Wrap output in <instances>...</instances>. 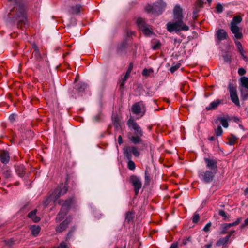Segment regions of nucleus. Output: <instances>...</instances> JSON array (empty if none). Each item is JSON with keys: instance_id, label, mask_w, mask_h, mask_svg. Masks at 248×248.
Instances as JSON below:
<instances>
[{"instance_id": "obj_1", "label": "nucleus", "mask_w": 248, "mask_h": 248, "mask_svg": "<svg viewBox=\"0 0 248 248\" xmlns=\"http://www.w3.org/2000/svg\"><path fill=\"white\" fill-rule=\"evenodd\" d=\"M127 124L130 129L134 131V136L129 138L130 141L134 144L141 142V137L143 136V131L140 125L131 117L127 122Z\"/></svg>"}, {"instance_id": "obj_2", "label": "nucleus", "mask_w": 248, "mask_h": 248, "mask_svg": "<svg viewBox=\"0 0 248 248\" xmlns=\"http://www.w3.org/2000/svg\"><path fill=\"white\" fill-rule=\"evenodd\" d=\"M12 11L16 12L15 18L18 21V27L22 28V24H25L26 16L25 7L20 0H16V5Z\"/></svg>"}, {"instance_id": "obj_3", "label": "nucleus", "mask_w": 248, "mask_h": 248, "mask_svg": "<svg viewBox=\"0 0 248 248\" xmlns=\"http://www.w3.org/2000/svg\"><path fill=\"white\" fill-rule=\"evenodd\" d=\"M174 22H169L167 24V29L170 32L180 31H186L189 27L186 25L182 20H174Z\"/></svg>"}, {"instance_id": "obj_4", "label": "nucleus", "mask_w": 248, "mask_h": 248, "mask_svg": "<svg viewBox=\"0 0 248 248\" xmlns=\"http://www.w3.org/2000/svg\"><path fill=\"white\" fill-rule=\"evenodd\" d=\"M74 197L70 198L65 201H60L59 203L62 205V209L57 216L56 219L57 221H61L65 216L66 212L69 208L70 205L74 202Z\"/></svg>"}, {"instance_id": "obj_5", "label": "nucleus", "mask_w": 248, "mask_h": 248, "mask_svg": "<svg viewBox=\"0 0 248 248\" xmlns=\"http://www.w3.org/2000/svg\"><path fill=\"white\" fill-rule=\"evenodd\" d=\"M166 4L162 0H158L153 5H148L146 6L145 9L148 12L157 14L159 15L161 14L162 10L166 7Z\"/></svg>"}, {"instance_id": "obj_6", "label": "nucleus", "mask_w": 248, "mask_h": 248, "mask_svg": "<svg viewBox=\"0 0 248 248\" xmlns=\"http://www.w3.org/2000/svg\"><path fill=\"white\" fill-rule=\"evenodd\" d=\"M137 23L140 30L145 35L151 36L153 34V31L152 27L146 23L144 19L142 18H138Z\"/></svg>"}, {"instance_id": "obj_7", "label": "nucleus", "mask_w": 248, "mask_h": 248, "mask_svg": "<svg viewBox=\"0 0 248 248\" xmlns=\"http://www.w3.org/2000/svg\"><path fill=\"white\" fill-rule=\"evenodd\" d=\"M131 109L133 113L140 115V117L142 116L145 112L144 105L141 102H137L133 104Z\"/></svg>"}, {"instance_id": "obj_8", "label": "nucleus", "mask_w": 248, "mask_h": 248, "mask_svg": "<svg viewBox=\"0 0 248 248\" xmlns=\"http://www.w3.org/2000/svg\"><path fill=\"white\" fill-rule=\"evenodd\" d=\"M124 154L128 159H131L132 154L135 156H139L140 153L134 146H126L124 148Z\"/></svg>"}, {"instance_id": "obj_9", "label": "nucleus", "mask_w": 248, "mask_h": 248, "mask_svg": "<svg viewBox=\"0 0 248 248\" xmlns=\"http://www.w3.org/2000/svg\"><path fill=\"white\" fill-rule=\"evenodd\" d=\"M199 176L202 181L208 183L212 181L214 173L210 170H206L205 172L201 171L199 172Z\"/></svg>"}, {"instance_id": "obj_10", "label": "nucleus", "mask_w": 248, "mask_h": 248, "mask_svg": "<svg viewBox=\"0 0 248 248\" xmlns=\"http://www.w3.org/2000/svg\"><path fill=\"white\" fill-rule=\"evenodd\" d=\"M68 190L66 186H63L62 184L61 186L58 187L53 192L51 197L57 199L60 197L65 194Z\"/></svg>"}, {"instance_id": "obj_11", "label": "nucleus", "mask_w": 248, "mask_h": 248, "mask_svg": "<svg viewBox=\"0 0 248 248\" xmlns=\"http://www.w3.org/2000/svg\"><path fill=\"white\" fill-rule=\"evenodd\" d=\"M230 97L232 101L237 106H240L239 100L236 93V89L232 84L229 86Z\"/></svg>"}, {"instance_id": "obj_12", "label": "nucleus", "mask_w": 248, "mask_h": 248, "mask_svg": "<svg viewBox=\"0 0 248 248\" xmlns=\"http://www.w3.org/2000/svg\"><path fill=\"white\" fill-rule=\"evenodd\" d=\"M130 181L134 187L135 194L137 195L139 190L141 187L142 184L141 181L139 178L134 175L131 176Z\"/></svg>"}, {"instance_id": "obj_13", "label": "nucleus", "mask_w": 248, "mask_h": 248, "mask_svg": "<svg viewBox=\"0 0 248 248\" xmlns=\"http://www.w3.org/2000/svg\"><path fill=\"white\" fill-rule=\"evenodd\" d=\"M230 29L232 33L234 35L235 38L240 39L242 38V33L240 29L237 25H230Z\"/></svg>"}, {"instance_id": "obj_14", "label": "nucleus", "mask_w": 248, "mask_h": 248, "mask_svg": "<svg viewBox=\"0 0 248 248\" xmlns=\"http://www.w3.org/2000/svg\"><path fill=\"white\" fill-rule=\"evenodd\" d=\"M182 9L179 5H177L173 9V18L174 20H182L183 16L182 15Z\"/></svg>"}, {"instance_id": "obj_15", "label": "nucleus", "mask_w": 248, "mask_h": 248, "mask_svg": "<svg viewBox=\"0 0 248 248\" xmlns=\"http://www.w3.org/2000/svg\"><path fill=\"white\" fill-rule=\"evenodd\" d=\"M216 36L218 41L226 39L228 37L226 31L222 29H218L216 31Z\"/></svg>"}, {"instance_id": "obj_16", "label": "nucleus", "mask_w": 248, "mask_h": 248, "mask_svg": "<svg viewBox=\"0 0 248 248\" xmlns=\"http://www.w3.org/2000/svg\"><path fill=\"white\" fill-rule=\"evenodd\" d=\"M0 159L2 163H7L10 160L8 152L5 150H0Z\"/></svg>"}, {"instance_id": "obj_17", "label": "nucleus", "mask_w": 248, "mask_h": 248, "mask_svg": "<svg viewBox=\"0 0 248 248\" xmlns=\"http://www.w3.org/2000/svg\"><path fill=\"white\" fill-rule=\"evenodd\" d=\"M204 161L206 164L207 168L213 170L217 169V161L215 160L208 158H204Z\"/></svg>"}, {"instance_id": "obj_18", "label": "nucleus", "mask_w": 248, "mask_h": 248, "mask_svg": "<svg viewBox=\"0 0 248 248\" xmlns=\"http://www.w3.org/2000/svg\"><path fill=\"white\" fill-rule=\"evenodd\" d=\"M70 221V219L67 218L63 221L59 226L56 228V231L58 232H61L63 231L67 228L69 222Z\"/></svg>"}, {"instance_id": "obj_19", "label": "nucleus", "mask_w": 248, "mask_h": 248, "mask_svg": "<svg viewBox=\"0 0 248 248\" xmlns=\"http://www.w3.org/2000/svg\"><path fill=\"white\" fill-rule=\"evenodd\" d=\"M37 211V210L35 209L30 212L28 215V217L31 218L34 222H38L40 220V218L36 216Z\"/></svg>"}, {"instance_id": "obj_20", "label": "nucleus", "mask_w": 248, "mask_h": 248, "mask_svg": "<svg viewBox=\"0 0 248 248\" xmlns=\"http://www.w3.org/2000/svg\"><path fill=\"white\" fill-rule=\"evenodd\" d=\"M229 242V236H226L223 238H221L217 242L216 245L217 247L225 245Z\"/></svg>"}, {"instance_id": "obj_21", "label": "nucleus", "mask_w": 248, "mask_h": 248, "mask_svg": "<svg viewBox=\"0 0 248 248\" xmlns=\"http://www.w3.org/2000/svg\"><path fill=\"white\" fill-rule=\"evenodd\" d=\"M81 9V6L80 5H76L71 7L69 10V12L72 15L78 14L80 12Z\"/></svg>"}, {"instance_id": "obj_22", "label": "nucleus", "mask_w": 248, "mask_h": 248, "mask_svg": "<svg viewBox=\"0 0 248 248\" xmlns=\"http://www.w3.org/2000/svg\"><path fill=\"white\" fill-rule=\"evenodd\" d=\"M31 233L34 236H37L40 232L41 228L38 225H32L31 227Z\"/></svg>"}, {"instance_id": "obj_23", "label": "nucleus", "mask_w": 248, "mask_h": 248, "mask_svg": "<svg viewBox=\"0 0 248 248\" xmlns=\"http://www.w3.org/2000/svg\"><path fill=\"white\" fill-rule=\"evenodd\" d=\"M221 103V101L220 100H216L212 102H211L210 105L208 107H207L206 109L207 110H210L213 109H215L217 106L220 104Z\"/></svg>"}, {"instance_id": "obj_24", "label": "nucleus", "mask_w": 248, "mask_h": 248, "mask_svg": "<svg viewBox=\"0 0 248 248\" xmlns=\"http://www.w3.org/2000/svg\"><path fill=\"white\" fill-rule=\"evenodd\" d=\"M217 120L220 122L224 128H227L229 126L228 123V118L226 117H219L217 118Z\"/></svg>"}, {"instance_id": "obj_25", "label": "nucleus", "mask_w": 248, "mask_h": 248, "mask_svg": "<svg viewBox=\"0 0 248 248\" xmlns=\"http://www.w3.org/2000/svg\"><path fill=\"white\" fill-rule=\"evenodd\" d=\"M242 18L239 16H235L233 17L232 21L231 22L230 25H237L238 24L241 22Z\"/></svg>"}, {"instance_id": "obj_26", "label": "nucleus", "mask_w": 248, "mask_h": 248, "mask_svg": "<svg viewBox=\"0 0 248 248\" xmlns=\"http://www.w3.org/2000/svg\"><path fill=\"white\" fill-rule=\"evenodd\" d=\"M241 220H242L241 218H238L237 219V220L235 222H234L233 223L225 224H224V228L226 230H227L229 228H230L232 226L237 225L240 222Z\"/></svg>"}, {"instance_id": "obj_27", "label": "nucleus", "mask_w": 248, "mask_h": 248, "mask_svg": "<svg viewBox=\"0 0 248 248\" xmlns=\"http://www.w3.org/2000/svg\"><path fill=\"white\" fill-rule=\"evenodd\" d=\"M237 139H238V138L234 135H233V134L231 135L228 137L229 144H230L231 145L234 144L236 143Z\"/></svg>"}, {"instance_id": "obj_28", "label": "nucleus", "mask_w": 248, "mask_h": 248, "mask_svg": "<svg viewBox=\"0 0 248 248\" xmlns=\"http://www.w3.org/2000/svg\"><path fill=\"white\" fill-rule=\"evenodd\" d=\"M34 51L32 52V56L34 57L36 60H39L41 58V55L39 52L38 49L36 46H33Z\"/></svg>"}, {"instance_id": "obj_29", "label": "nucleus", "mask_w": 248, "mask_h": 248, "mask_svg": "<svg viewBox=\"0 0 248 248\" xmlns=\"http://www.w3.org/2000/svg\"><path fill=\"white\" fill-rule=\"evenodd\" d=\"M86 87V84L82 82L79 83L76 85V89L79 92H83Z\"/></svg>"}, {"instance_id": "obj_30", "label": "nucleus", "mask_w": 248, "mask_h": 248, "mask_svg": "<svg viewBox=\"0 0 248 248\" xmlns=\"http://www.w3.org/2000/svg\"><path fill=\"white\" fill-rule=\"evenodd\" d=\"M241 83L242 85V88H248V78L245 77H243L241 78Z\"/></svg>"}, {"instance_id": "obj_31", "label": "nucleus", "mask_w": 248, "mask_h": 248, "mask_svg": "<svg viewBox=\"0 0 248 248\" xmlns=\"http://www.w3.org/2000/svg\"><path fill=\"white\" fill-rule=\"evenodd\" d=\"M241 95L244 99H247L248 97V88H241Z\"/></svg>"}, {"instance_id": "obj_32", "label": "nucleus", "mask_w": 248, "mask_h": 248, "mask_svg": "<svg viewBox=\"0 0 248 248\" xmlns=\"http://www.w3.org/2000/svg\"><path fill=\"white\" fill-rule=\"evenodd\" d=\"M203 4V2L202 0H197L196 3V9L193 11V15H196L198 12L199 10H197L198 7H201Z\"/></svg>"}, {"instance_id": "obj_33", "label": "nucleus", "mask_w": 248, "mask_h": 248, "mask_svg": "<svg viewBox=\"0 0 248 248\" xmlns=\"http://www.w3.org/2000/svg\"><path fill=\"white\" fill-rule=\"evenodd\" d=\"M16 172L18 175L22 177L24 174L25 170L23 166H19L16 168Z\"/></svg>"}, {"instance_id": "obj_34", "label": "nucleus", "mask_w": 248, "mask_h": 248, "mask_svg": "<svg viewBox=\"0 0 248 248\" xmlns=\"http://www.w3.org/2000/svg\"><path fill=\"white\" fill-rule=\"evenodd\" d=\"M236 45L237 47V48L238 49L241 56L243 57L244 58H245V57L244 55L243 52V47L242 46L241 44V43L239 41H235Z\"/></svg>"}, {"instance_id": "obj_35", "label": "nucleus", "mask_w": 248, "mask_h": 248, "mask_svg": "<svg viewBox=\"0 0 248 248\" xmlns=\"http://www.w3.org/2000/svg\"><path fill=\"white\" fill-rule=\"evenodd\" d=\"M133 214L131 212H128L126 214L125 220L127 222H129L133 219Z\"/></svg>"}, {"instance_id": "obj_36", "label": "nucleus", "mask_w": 248, "mask_h": 248, "mask_svg": "<svg viewBox=\"0 0 248 248\" xmlns=\"http://www.w3.org/2000/svg\"><path fill=\"white\" fill-rule=\"evenodd\" d=\"M150 176L149 174L148 173V171L146 170L145 172V183L148 185L150 181Z\"/></svg>"}, {"instance_id": "obj_37", "label": "nucleus", "mask_w": 248, "mask_h": 248, "mask_svg": "<svg viewBox=\"0 0 248 248\" xmlns=\"http://www.w3.org/2000/svg\"><path fill=\"white\" fill-rule=\"evenodd\" d=\"M215 133L217 136H220L223 133V130L221 126H218L217 128L215 130Z\"/></svg>"}, {"instance_id": "obj_38", "label": "nucleus", "mask_w": 248, "mask_h": 248, "mask_svg": "<svg viewBox=\"0 0 248 248\" xmlns=\"http://www.w3.org/2000/svg\"><path fill=\"white\" fill-rule=\"evenodd\" d=\"M129 160L128 162V168L131 170H134L135 169V164L133 161L130 160V159Z\"/></svg>"}, {"instance_id": "obj_39", "label": "nucleus", "mask_w": 248, "mask_h": 248, "mask_svg": "<svg viewBox=\"0 0 248 248\" xmlns=\"http://www.w3.org/2000/svg\"><path fill=\"white\" fill-rule=\"evenodd\" d=\"M3 174L5 177L9 178L11 176V171L7 169L3 170Z\"/></svg>"}, {"instance_id": "obj_40", "label": "nucleus", "mask_w": 248, "mask_h": 248, "mask_svg": "<svg viewBox=\"0 0 248 248\" xmlns=\"http://www.w3.org/2000/svg\"><path fill=\"white\" fill-rule=\"evenodd\" d=\"M161 46V43L159 41H155V45L152 46V47L154 50L158 49Z\"/></svg>"}, {"instance_id": "obj_41", "label": "nucleus", "mask_w": 248, "mask_h": 248, "mask_svg": "<svg viewBox=\"0 0 248 248\" xmlns=\"http://www.w3.org/2000/svg\"><path fill=\"white\" fill-rule=\"evenodd\" d=\"M199 219H200V216L198 214H197V213H195V214H194V216L193 217V223H197L198 222V221L199 220Z\"/></svg>"}, {"instance_id": "obj_42", "label": "nucleus", "mask_w": 248, "mask_h": 248, "mask_svg": "<svg viewBox=\"0 0 248 248\" xmlns=\"http://www.w3.org/2000/svg\"><path fill=\"white\" fill-rule=\"evenodd\" d=\"M153 72V70L144 69L142 71V75L145 76H147L150 75L151 73Z\"/></svg>"}, {"instance_id": "obj_43", "label": "nucleus", "mask_w": 248, "mask_h": 248, "mask_svg": "<svg viewBox=\"0 0 248 248\" xmlns=\"http://www.w3.org/2000/svg\"><path fill=\"white\" fill-rule=\"evenodd\" d=\"M180 64H177L175 65L172 66L170 69V71L172 73H173L180 67Z\"/></svg>"}, {"instance_id": "obj_44", "label": "nucleus", "mask_w": 248, "mask_h": 248, "mask_svg": "<svg viewBox=\"0 0 248 248\" xmlns=\"http://www.w3.org/2000/svg\"><path fill=\"white\" fill-rule=\"evenodd\" d=\"M211 225V222H209L205 226V227L203 229V230L205 232H208L210 230Z\"/></svg>"}, {"instance_id": "obj_45", "label": "nucleus", "mask_w": 248, "mask_h": 248, "mask_svg": "<svg viewBox=\"0 0 248 248\" xmlns=\"http://www.w3.org/2000/svg\"><path fill=\"white\" fill-rule=\"evenodd\" d=\"M217 10L218 12L221 13L223 11V7L220 4H218L217 6Z\"/></svg>"}, {"instance_id": "obj_46", "label": "nucleus", "mask_w": 248, "mask_h": 248, "mask_svg": "<svg viewBox=\"0 0 248 248\" xmlns=\"http://www.w3.org/2000/svg\"><path fill=\"white\" fill-rule=\"evenodd\" d=\"M246 72V70L242 68H239L238 69V73L241 76L244 75Z\"/></svg>"}, {"instance_id": "obj_47", "label": "nucleus", "mask_w": 248, "mask_h": 248, "mask_svg": "<svg viewBox=\"0 0 248 248\" xmlns=\"http://www.w3.org/2000/svg\"><path fill=\"white\" fill-rule=\"evenodd\" d=\"M127 80V79L125 78H123L120 81V86L121 88H123L124 87V85L125 82V81Z\"/></svg>"}, {"instance_id": "obj_48", "label": "nucleus", "mask_w": 248, "mask_h": 248, "mask_svg": "<svg viewBox=\"0 0 248 248\" xmlns=\"http://www.w3.org/2000/svg\"><path fill=\"white\" fill-rule=\"evenodd\" d=\"M248 226V217L245 220L244 223L241 225V228H245Z\"/></svg>"}, {"instance_id": "obj_49", "label": "nucleus", "mask_w": 248, "mask_h": 248, "mask_svg": "<svg viewBox=\"0 0 248 248\" xmlns=\"http://www.w3.org/2000/svg\"><path fill=\"white\" fill-rule=\"evenodd\" d=\"M16 118V115L14 114H12L9 116V119L10 121L12 122L15 121Z\"/></svg>"}, {"instance_id": "obj_50", "label": "nucleus", "mask_w": 248, "mask_h": 248, "mask_svg": "<svg viewBox=\"0 0 248 248\" xmlns=\"http://www.w3.org/2000/svg\"><path fill=\"white\" fill-rule=\"evenodd\" d=\"M218 214L221 216L226 217V213L223 210H219Z\"/></svg>"}, {"instance_id": "obj_51", "label": "nucleus", "mask_w": 248, "mask_h": 248, "mask_svg": "<svg viewBox=\"0 0 248 248\" xmlns=\"http://www.w3.org/2000/svg\"><path fill=\"white\" fill-rule=\"evenodd\" d=\"M212 246V243H210L209 244L205 245L203 248H211Z\"/></svg>"}, {"instance_id": "obj_52", "label": "nucleus", "mask_w": 248, "mask_h": 248, "mask_svg": "<svg viewBox=\"0 0 248 248\" xmlns=\"http://www.w3.org/2000/svg\"><path fill=\"white\" fill-rule=\"evenodd\" d=\"M118 143L119 144H121L123 143L122 137L120 135L118 137Z\"/></svg>"}, {"instance_id": "obj_53", "label": "nucleus", "mask_w": 248, "mask_h": 248, "mask_svg": "<svg viewBox=\"0 0 248 248\" xmlns=\"http://www.w3.org/2000/svg\"><path fill=\"white\" fill-rule=\"evenodd\" d=\"M170 248H178V245L176 243H173Z\"/></svg>"}, {"instance_id": "obj_54", "label": "nucleus", "mask_w": 248, "mask_h": 248, "mask_svg": "<svg viewBox=\"0 0 248 248\" xmlns=\"http://www.w3.org/2000/svg\"><path fill=\"white\" fill-rule=\"evenodd\" d=\"M49 198H47L46 201L44 202V204L45 206H46L49 203Z\"/></svg>"}, {"instance_id": "obj_55", "label": "nucleus", "mask_w": 248, "mask_h": 248, "mask_svg": "<svg viewBox=\"0 0 248 248\" xmlns=\"http://www.w3.org/2000/svg\"><path fill=\"white\" fill-rule=\"evenodd\" d=\"M234 231H231L229 232L228 235H227L226 236H229V238L231 236V235L234 232Z\"/></svg>"}, {"instance_id": "obj_56", "label": "nucleus", "mask_w": 248, "mask_h": 248, "mask_svg": "<svg viewBox=\"0 0 248 248\" xmlns=\"http://www.w3.org/2000/svg\"><path fill=\"white\" fill-rule=\"evenodd\" d=\"M129 74H128V73H126L125 74V76H124V78H125L126 79H127V78H128L129 76Z\"/></svg>"}, {"instance_id": "obj_57", "label": "nucleus", "mask_w": 248, "mask_h": 248, "mask_svg": "<svg viewBox=\"0 0 248 248\" xmlns=\"http://www.w3.org/2000/svg\"><path fill=\"white\" fill-rule=\"evenodd\" d=\"M209 140L211 141H213L215 140V138L214 136H212L209 138Z\"/></svg>"}, {"instance_id": "obj_58", "label": "nucleus", "mask_w": 248, "mask_h": 248, "mask_svg": "<svg viewBox=\"0 0 248 248\" xmlns=\"http://www.w3.org/2000/svg\"><path fill=\"white\" fill-rule=\"evenodd\" d=\"M131 71V67H129V68H128V69L127 70V72H126V73H128V74H130V73Z\"/></svg>"}, {"instance_id": "obj_59", "label": "nucleus", "mask_w": 248, "mask_h": 248, "mask_svg": "<svg viewBox=\"0 0 248 248\" xmlns=\"http://www.w3.org/2000/svg\"><path fill=\"white\" fill-rule=\"evenodd\" d=\"M245 195H248V188H246L245 190Z\"/></svg>"}, {"instance_id": "obj_60", "label": "nucleus", "mask_w": 248, "mask_h": 248, "mask_svg": "<svg viewBox=\"0 0 248 248\" xmlns=\"http://www.w3.org/2000/svg\"><path fill=\"white\" fill-rule=\"evenodd\" d=\"M226 233V232L225 231H222L221 232V234H225Z\"/></svg>"}, {"instance_id": "obj_61", "label": "nucleus", "mask_w": 248, "mask_h": 248, "mask_svg": "<svg viewBox=\"0 0 248 248\" xmlns=\"http://www.w3.org/2000/svg\"><path fill=\"white\" fill-rule=\"evenodd\" d=\"M207 1L209 3H210V2L212 1V0H207Z\"/></svg>"}, {"instance_id": "obj_62", "label": "nucleus", "mask_w": 248, "mask_h": 248, "mask_svg": "<svg viewBox=\"0 0 248 248\" xmlns=\"http://www.w3.org/2000/svg\"><path fill=\"white\" fill-rule=\"evenodd\" d=\"M186 242H183V244H184V245H186Z\"/></svg>"}, {"instance_id": "obj_63", "label": "nucleus", "mask_w": 248, "mask_h": 248, "mask_svg": "<svg viewBox=\"0 0 248 248\" xmlns=\"http://www.w3.org/2000/svg\"><path fill=\"white\" fill-rule=\"evenodd\" d=\"M78 79V78H76V79H75V80H77Z\"/></svg>"}, {"instance_id": "obj_64", "label": "nucleus", "mask_w": 248, "mask_h": 248, "mask_svg": "<svg viewBox=\"0 0 248 248\" xmlns=\"http://www.w3.org/2000/svg\"><path fill=\"white\" fill-rule=\"evenodd\" d=\"M10 15H12V11H11V12L10 13Z\"/></svg>"}]
</instances>
